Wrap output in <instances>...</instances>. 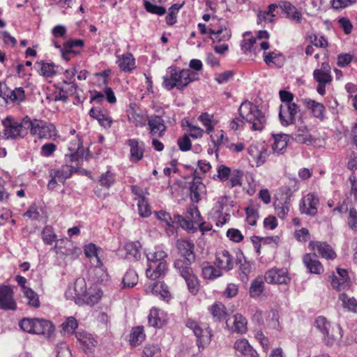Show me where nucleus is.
Here are the masks:
<instances>
[{"label":"nucleus","instance_id":"1","mask_svg":"<svg viewBox=\"0 0 357 357\" xmlns=\"http://www.w3.org/2000/svg\"><path fill=\"white\" fill-rule=\"evenodd\" d=\"M239 117L234 118L230 123L229 127L233 130L242 128L245 122L253 130H261L266 124V116L258 107L249 101L241 103L238 109Z\"/></svg>","mask_w":357,"mask_h":357},{"label":"nucleus","instance_id":"2","mask_svg":"<svg viewBox=\"0 0 357 357\" xmlns=\"http://www.w3.org/2000/svg\"><path fill=\"white\" fill-rule=\"evenodd\" d=\"M102 291L97 285L86 288L85 280L77 278L73 287H68L65 292L68 300H73L79 305L93 306L97 304L102 297Z\"/></svg>","mask_w":357,"mask_h":357},{"label":"nucleus","instance_id":"3","mask_svg":"<svg viewBox=\"0 0 357 357\" xmlns=\"http://www.w3.org/2000/svg\"><path fill=\"white\" fill-rule=\"evenodd\" d=\"M69 150L71 153L66 155V164L60 168L51 169L49 173L50 177H56L58 181L62 183L77 171L80 165V160H83L84 149L79 142H78L77 148L70 146Z\"/></svg>","mask_w":357,"mask_h":357},{"label":"nucleus","instance_id":"4","mask_svg":"<svg viewBox=\"0 0 357 357\" xmlns=\"http://www.w3.org/2000/svg\"><path fill=\"white\" fill-rule=\"evenodd\" d=\"M199 74L190 69L177 70L169 68L167 75L163 77L162 86L167 90L174 87L182 89L190 82L197 80Z\"/></svg>","mask_w":357,"mask_h":357},{"label":"nucleus","instance_id":"5","mask_svg":"<svg viewBox=\"0 0 357 357\" xmlns=\"http://www.w3.org/2000/svg\"><path fill=\"white\" fill-rule=\"evenodd\" d=\"M147 259L146 276L155 280L162 276L167 271V265L166 259L167 254L160 248H155L146 252Z\"/></svg>","mask_w":357,"mask_h":357},{"label":"nucleus","instance_id":"6","mask_svg":"<svg viewBox=\"0 0 357 357\" xmlns=\"http://www.w3.org/2000/svg\"><path fill=\"white\" fill-rule=\"evenodd\" d=\"M30 119L26 116L18 121L12 117H7L2 121L3 134L7 139H17L24 137L29 130Z\"/></svg>","mask_w":357,"mask_h":357},{"label":"nucleus","instance_id":"7","mask_svg":"<svg viewBox=\"0 0 357 357\" xmlns=\"http://www.w3.org/2000/svg\"><path fill=\"white\" fill-rule=\"evenodd\" d=\"M19 326L22 331L37 335H50L54 330L51 321L38 318H23Z\"/></svg>","mask_w":357,"mask_h":357},{"label":"nucleus","instance_id":"8","mask_svg":"<svg viewBox=\"0 0 357 357\" xmlns=\"http://www.w3.org/2000/svg\"><path fill=\"white\" fill-rule=\"evenodd\" d=\"M316 328L323 334V340L327 346H333L337 344L342 337L341 327L340 325L331 326L324 317H318L315 320Z\"/></svg>","mask_w":357,"mask_h":357},{"label":"nucleus","instance_id":"9","mask_svg":"<svg viewBox=\"0 0 357 357\" xmlns=\"http://www.w3.org/2000/svg\"><path fill=\"white\" fill-rule=\"evenodd\" d=\"M29 131L31 135L40 139H54L57 136L56 129L54 124L43 120L30 119Z\"/></svg>","mask_w":357,"mask_h":357},{"label":"nucleus","instance_id":"10","mask_svg":"<svg viewBox=\"0 0 357 357\" xmlns=\"http://www.w3.org/2000/svg\"><path fill=\"white\" fill-rule=\"evenodd\" d=\"M174 219L182 228L192 233L197 231V225L202 220L200 213L195 206H191L187 209L185 218L176 215L174 216Z\"/></svg>","mask_w":357,"mask_h":357},{"label":"nucleus","instance_id":"11","mask_svg":"<svg viewBox=\"0 0 357 357\" xmlns=\"http://www.w3.org/2000/svg\"><path fill=\"white\" fill-rule=\"evenodd\" d=\"M186 326L191 329L197 337V346L199 349H203L208 344L211 338V331L206 324H198L194 320L188 319Z\"/></svg>","mask_w":357,"mask_h":357},{"label":"nucleus","instance_id":"12","mask_svg":"<svg viewBox=\"0 0 357 357\" xmlns=\"http://www.w3.org/2000/svg\"><path fill=\"white\" fill-rule=\"evenodd\" d=\"M208 32L213 43L227 41L231 36L230 29H227L225 24H221L220 20L215 17L212 18V23L210 24Z\"/></svg>","mask_w":357,"mask_h":357},{"label":"nucleus","instance_id":"13","mask_svg":"<svg viewBox=\"0 0 357 357\" xmlns=\"http://www.w3.org/2000/svg\"><path fill=\"white\" fill-rule=\"evenodd\" d=\"M84 45V41L81 39L70 40L63 43V45H59L57 42H54V46L59 49L61 57L66 61H70L73 57L77 56L79 51L76 48H81Z\"/></svg>","mask_w":357,"mask_h":357},{"label":"nucleus","instance_id":"14","mask_svg":"<svg viewBox=\"0 0 357 357\" xmlns=\"http://www.w3.org/2000/svg\"><path fill=\"white\" fill-rule=\"evenodd\" d=\"M319 199L318 196L313 192H310L305 195L299 205V209L301 213L310 216H314L317 213Z\"/></svg>","mask_w":357,"mask_h":357},{"label":"nucleus","instance_id":"15","mask_svg":"<svg viewBox=\"0 0 357 357\" xmlns=\"http://www.w3.org/2000/svg\"><path fill=\"white\" fill-rule=\"evenodd\" d=\"M300 109L298 105H280L279 112V119L280 123L284 126H288L294 124L296 121V117L299 112Z\"/></svg>","mask_w":357,"mask_h":357},{"label":"nucleus","instance_id":"16","mask_svg":"<svg viewBox=\"0 0 357 357\" xmlns=\"http://www.w3.org/2000/svg\"><path fill=\"white\" fill-rule=\"evenodd\" d=\"M233 207L232 201L229 196H222L218 198L213 210L217 217L222 218L225 222L230 217V211Z\"/></svg>","mask_w":357,"mask_h":357},{"label":"nucleus","instance_id":"17","mask_svg":"<svg viewBox=\"0 0 357 357\" xmlns=\"http://www.w3.org/2000/svg\"><path fill=\"white\" fill-rule=\"evenodd\" d=\"M17 303L14 299V292L10 287L0 286V309L5 310H15Z\"/></svg>","mask_w":357,"mask_h":357},{"label":"nucleus","instance_id":"18","mask_svg":"<svg viewBox=\"0 0 357 357\" xmlns=\"http://www.w3.org/2000/svg\"><path fill=\"white\" fill-rule=\"evenodd\" d=\"M215 265L221 271H229L233 269L234 258L227 250H220L216 252Z\"/></svg>","mask_w":357,"mask_h":357},{"label":"nucleus","instance_id":"19","mask_svg":"<svg viewBox=\"0 0 357 357\" xmlns=\"http://www.w3.org/2000/svg\"><path fill=\"white\" fill-rule=\"evenodd\" d=\"M264 279L270 284H287L291 280L287 269L278 268L268 271Z\"/></svg>","mask_w":357,"mask_h":357},{"label":"nucleus","instance_id":"20","mask_svg":"<svg viewBox=\"0 0 357 357\" xmlns=\"http://www.w3.org/2000/svg\"><path fill=\"white\" fill-rule=\"evenodd\" d=\"M75 336L80 347L86 354H91L94 351L98 342L91 334L79 331L75 333Z\"/></svg>","mask_w":357,"mask_h":357},{"label":"nucleus","instance_id":"21","mask_svg":"<svg viewBox=\"0 0 357 357\" xmlns=\"http://www.w3.org/2000/svg\"><path fill=\"white\" fill-rule=\"evenodd\" d=\"M331 284L337 291L347 290L350 287V280L347 270L337 268L336 274L331 276Z\"/></svg>","mask_w":357,"mask_h":357},{"label":"nucleus","instance_id":"22","mask_svg":"<svg viewBox=\"0 0 357 357\" xmlns=\"http://www.w3.org/2000/svg\"><path fill=\"white\" fill-rule=\"evenodd\" d=\"M309 248L314 252V255H319L326 259H333L336 254L333 248L326 243L321 241H311Z\"/></svg>","mask_w":357,"mask_h":357},{"label":"nucleus","instance_id":"23","mask_svg":"<svg viewBox=\"0 0 357 357\" xmlns=\"http://www.w3.org/2000/svg\"><path fill=\"white\" fill-rule=\"evenodd\" d=\"M248 153L256 162L257 166L263 165L268 157L265 145L261 143L251 144L248 148Z\"/></svg>","mask_w":357,"mask_h":357},{"label":"nucleus","instance_id":"24","mask_svg":"<svg viewBox=\"0 0 357 357\" xmlns=\"http://www.w3.org/2000/svg\"><path fill=\"white\" fill-rule=\"evenodd\" d=\"M127 144L130 146V160L132 162H138L144 157V143L137 139H129Z\"/></svg>","mask_w":357,"mask_h":357},{"label":"nucleus","instance_id":"25","mask_svg":"<svg viewBox=\"0 0 357 357\" xmlns=\"http://www.w3.org/2000/svg\"><path fill=\"white\" fill-rule=\"evenodd\" d=\"M89 115L96 119L100 125L105 128L107 129L112 126L113 121L107 111L102 110L100 108H91Z\"/></svg>","mask_w":357,"mask_h":357},{"label":"nucleus","instance_id":"26","mask_svg":"<svg viewBox=\"0 0 357 357\" xmlns=\"http://www.w3.org/2000/svg\"><path fill=\"white\" fill-rule=\"evenodd\" d=\"M84 250L86 257L90 259L95 266L100 268L102 266V262L100 259V252H102L100 248L91 243L84 245Z\"/></svg>","mask_w":357,"mask_h":357},{"label":"nucleus","instance_id":"27","mask_svg":"<svg viewBox=\"0 0 357 357\" xmlns=\"http://www.w3.org/2000/svg\"><path fill=\"white\" fill-rule=\"evenodd\" d=\"M148 126L151 135L158 137L163 136L167 128L164 120L159 116L149 119Z\"/></svg>","mask_w":357,"mask_h":357},{"label":"nucleus","instance_id":"28","mask_svg":"<svg viewBox=\"0 0 357 357\" xmlns=\"http://www.w3.org/2000/svg\"><path fill=\"white\" fill-rule=\"evenodd\" d=\"M303 261L311 273L321 274L324 272V267L317 259L316 255L306 254L303 256Z\"/></svg>","mask_w":357,"mask_h":357},{"label":"nucleus","instance_id":"29","mask_svg":"<svg viewBox=\"0 0 357 357\" xmlns=\"http://www.w3.org/2000/svg\"><path fill=\"white\" fill-rule=\"evenodd\" d=\"M273 143L272 149L274 154H283L287 147L289 137L287 134H273Z\"/></svg>","mask_w":357,"mask_h":357},{"label":"nucleus","instance_id":"30","mask_svg":"<svg viewBox=\"0 0 357 357\" xmlns=\"http://www.w3.org/2000/svg\"><path fill=\"white\" fill-rule=\"evenodd\" d=\"M166 314L164 311L157 307H153L150 310L148 321L150 326L155 328H161L166 321Z\"/></svg>","mask_w":357,"mask_h":357},{"label":"nucleus","instance_id":"31","mask_svg":"<svg viewBox=\"0 0 357 357\" xmlns=\"http://www.w3.org/2000/svg\"><path fill=\"white\" fill-rule=\"evenodd\" d=\"M177 248L183 259H188L189 261L195 260L193 243L187 240H178L177 241Z\"/></svg>","mask_w":357,"mask_h":357},{"label":"nucleus","instance_id":"32","mask_svg":"<svg viewBox=\"0 0 357 357\" xmlns=\"http://www.w3.org/2000/svg\"><path fill=\"white\" fill-rule=\"evenodd\" d=\"M234 348L236 351L238 353V355H241L244 357H258L256 351L252 349L245 339L236 340Z\"/></svg>","mask_w":357,"mask_h":357},{"label":"nucleus","instance_id":"33","mask_svg":"<svg viewBox=\"0 0 357 357\" xmlns=\"http://www.w3.org/2000/svg\"><path fill=\"white\" fill-rule=\"evenodd\" d=\"M116 63L119 68L124 72H130L136 68L135 59L129 52L117 56Z\"/></svg>","mask_w":357,"mask_h":357},{"label":"nucleus","instance_id":"34","mask_svg":"<svg viewBox=\"0 0 357 357\" xmlns=\"http://www.w3.org/2000/svg\"><path fill=\"white\" fill-rule=\"evenodd\" d=\"M35 66L40 75L46 78L53 77L57 74L59 70V66H55L53 63H47L43 61L36 62Z\"/></svg>","mask_w":357,"mask_h":357},{"label":"nucleus","instance_id":"35","mask_svg":"<svg viewBox=\"0 0 357 357\" xmlns=\"http://www.w3.org/2000/svg\"><path fill=\"white\" fill-rule=\"evenodd\" d=\"M280 9L287 14V17L296 23H300L302 20L301 13L298 9L288 1H281L279 3Z\"/></svg>","mask_w":357,"mask_h":357},{"label":"nucleus","instance_id":"36","mask_svg":"<svg viewBox=\"0 0 357 357\" xmlns=\"http://www.w3.org/2000/svg\"><path fill=\"white\" fill-rule=\"evenodd\" d=\"M314 78L318 83L328 84L331 82V66L328 63H322L320 69H316L313 73Z\"/></svg>","mask_w":357,"mask_h":357},{"label":"nucleus","instance_id":"37","mask_svg":"<svg viewBox=\"0 0 357 357\" xmlns=\"http://www.w3.org/2000/svg\"><path fill=\"white\" fill-rule=\"evenodd\" d=\"M24 99L25 92L22 87H17L13 90L6 89L4 100L7 103H20Z\"/></svg>","mask_w":357,"mask_h":357},{"label":"nucleus","instance_id":"38","mask_svg":"<svg viewBox=\"0 0 357 357\" xmlns=\"http://www.w3.org/2000/svg\"><path fill=\"white\" fill-rule=\"evenodd\" d=\"M306 107L311 110L313 116L321 121L325 119L326 108L322 103L307 99L305 100Z\"/></svg>","mask_w":357,"mask_h":357},{"label":"nucleus","instance_id":"39","mask_svg":"<svg viewBox=\"0 0 357 357\" xmlns=\"http://www.w3.org/2000/svg\"><path fill=\"white\" fill-rule=\"evenodd\" d=\"M222 275V271L215 268L208 262H204L202 265V276L205 280H214Z\"/></svg>","mask_w":357,"mask_h":357},{"label":"nucleus","instance_id":"40","mask_svg":"<svg viewBox=\"0 0 357 357\" xmlns=\"http://www.w3.org/2000/svg\"><path fill=\"white\" fill-rule=\"evenodd\" d=\"M195 261H189L188 259H178L174 262V267L179 275L185 278L187 276L194 273L191 268V264Z\"/></svg>","mask_w":357,"mask_h":357},{"label":"nucleus","instance_id":"41","mask_svg":"<svg viewBox=\"0 0 357 357\" xmlns=\"http://www.w3.org/2000/svg\"><path fill=\"white\" fill-rule=\"evenodd\" d=\"M338 300L344 310L357 314V298L342 293L339 295Z\"/></svg>","mask_w":357,"mask_h":357},{"label":"nucleus","instance_id":"42","mask_svg":"<svg viewBox=\"0 0 357 357\" xmlns=\"http://www.w3.org/2000/svg\"><path fill=\"white\" fill-rule=\"evenodd\" d=\"M190 199L194 202H199L205 192V185L199 180L193 181L190 187Z\"/></svg>","mask_w":357,"mask_h":357},{"label":"nucleus","instance_id":"43","mask_svg":"<svg viewBox=\"0 0 357 357\" xmlns=\"http://www.w3.org/2000/svg\"><path fill=\"white\" fill-rule=\"evenodd\" d=\"M241 50L245 54L248 52H254L256 54L257 51L259 50L257 39L250 36L248 33H245L241 43Z\"/></svg>","mask_w":357,"mask_h":357},{"label":"nucleus","instance_id":"44","mask_svg":"<svg viewBox=\"0 0 357 357\" xmlns=\"http://www.w3.org/2000/svg\"><path fill=\"white\" fill-rule=\"evenodd\" d=\"M264 290V282L262 278H257L252 281L249 289L250 297L257 298L261 296Z\"/></svg>","mask_w":357,"mask_h":357},{"label":"nucleus","instance_id":"45","mask_svg":"<svg viewBox=\"0 0 357 357\" xmlns=\"http://www.w3.org/2000/svg\"><path fill=\"white\" fill-rule=\"evenodd\" d=\"M126 257L128 259L139 260L141 257L139 242H130L126 244Z\"/></svg>","mask_w":357,"mask_h":357},{"label":"nucleus","instance_id":"46","mask_svg":"<svg viewBox=\"0 0 357 357\" xmlns=\"http://www.w3.org/2000/svg\"><path fill=\"white\" fill-rule=\"evenodd\" d=\"M145 339V333L143 326L132 328L130 335V342L132 346L139 345Z\"/></svg>","mask_w":357,"mask_h":357},{"label":"nucleus","instance_id":"47","mask_svg":"<svg viewBox=\"0 0 357 357\" xmlns=\"http://www.w3.org/2000/svg\"><path fill=\"white\" fill-rule=\"evenodd\" d=\"M152 293L155 295H160L162 299L167 301H169L171 297L167 286L162 282H154L152 285Z\"/></svg>","mask_w":357,"mask_h":357},{"label":"nucleus","instance_id":"48","mask_svg":"<svg viewBox=\"0 0 357 357\" xmlns=\"http://www.w3.org/2000/svg\"><path fill=\"white\" fill-rule=\"evenodd\" d=\"M290 206L289 197H286L283 202L280 201L276 202L275 203V208L278 216L281 219H284L289 211Z\"/></svg>","mask_w":357,"mask_h":357},{"label":"nucleus","instance_id":"49","mask_svg":"<svg viewBox=\"0 0 357 357\" xmlns=\"http://www.w3.org/2000/svg\"><path fill=\"white\" fill-rule=\"evenodd\" d=\"M183 279L185 281L190 293L192 295H196L199 292L200 288L199 281L196 275L192 273Z\"/></svg>","mask_w":357,"mask_h":357},{"label":"nucleus","instance_id":"50","mask_svg":"<svg viewBox=\"0 0 357 357\" xmlns=\"http://www.w3.org/2000/svg\"><path fill=\"white\" fill-rule=\"evenodd\" d=\"M214 146L216 148L215 151L222 146H226L229 144V140L225 136L223 130H218L214 135L211 136Z\"/></svg>","mask_w":357,"mask_h":357},{"label":"nucleus","instance_id":"51","mask_svg":"<svg viewBox=\"0 0 357 357\" xmlns=\"http://www.w3.org/2000/svg\"><path fill=\"white\" fill-rule=\"evenodd\" d=\"M115 180V174L110 170H107L100 175L98 182L102 187L109 189L114 183Z\"/></svg>","mask_w":357,"mask_h":357},{"label":"nucleus","instance_id":"52","mask_svg":"<svg viewBox=\"0 0 357 357\" xmlns=\"http://www.w3.org/2000/svg\"><path fill=\"white\" fill-rule=\"evenodd\" d=\"M234 330L238 333H244L247 331V320L241 314L234 315Z\"/></svg>","mask_w":357,"mask_h":357},{"label":"nucleus","instance_id":"53","mask_svg":"<svg viewBox=\"0 0 357 357\" xmlns=\"http://www.w3.org/2000/svg\"><path fill=\"white\" fill-rule=\"evenodd\" d=\"M211 312L217 321H221L226 317V308L221 303H215L211 307Z\"/></svg>","mask_w":357,"mask_h":357},{"label":"nucleus","instance_id":"54","mask_svg":"<svg viewBox=\"0 0 357 357\" xmlns=\"http://www.w3.org/2000/svg\"><path fill=\"white\" fill-rule=\"evenodd\" d=\"M246 221L248 225L254 226L259 218L258 208L255 205H250L245 209Z\"/></svg>","mask_w":357,"mask_h":357},{"label":"nucleus","instance_id":"55","mask_svg":"<svg viewBox=\"0 0 357 357\" xmlns=\"http://www.w3.org/2000/svg\"><path fill=\"white\" fill-rule=\"evenodd\" d=\"M24 296L28 300V304L34 307L40 306V301L38 294L31 288H25L22 291Z\"/></svg>","mask_w":357,"mask_h":357},{"label":"nucleus","instance_id":"56","mask_svg":"<svg viewBox=\"0 0 357 357\" xmlns=\"http://www.w3.org/2000/svg\"><path fill=\"white\" fill-rule=\"evenodd\" d=\"M137 281L138 275L132 269L128 270L123 278V284L124 287H132L137 283Z\"/></svg>","mask_w":357,"mask_h":357},{"label":"nucleus","instance_id":"57","mask_svg":"<svg viewBox=\"0 0 357 357\" xmlns=\"http://www.w3.org/2000/svg\"><path fill=\"white\" fill-rule=\"evenodd\" d=\"M42 238L45 244L52 245L56 240V235L52 227L45 226L42 232Z\"/></svg>","mask_w":357,"mask_h":357},{"label":"nucleus","instance_id":"58","mask_svg":"<svg viewBox=\"0 0 357 357\" xmlns=\"http://www.w3.org/2000/svg\"><path fill=\"white\" fill-rule=\"evenodd\" d=\"M137 206L139 214L140 216L146 218L150 215L151 208L147 200L144 197H141L139 198L137 202Z\"/></svg>","mask_w":357,"mask_h":357},{"label":"nucleus","instance_id":"59","mask_svg":"<svg viewBox=\"0 0 357 357\" xmlns=\"http://www.w3.org/2000/svg\"><path fill=\"white\" fill-rule=\"evenodd\" d=\"M213 116H210L207 113H203L199 116V120L202 122L204 126L206 128V133L209 134L213 130V126L215 123L213 121Z\"/></svg>","mask_w":357,"mask_h":357},{"label":"nucleus","instance_id":"60","mask_svg":"<svg viewBox=\"0 0 357 357\" xmlns=\"http://www.w3.org/2000/svg\"><path fill=\"white\" fill-rule=\"evenodd\" d=\"M182 7V4L175 3L169 9V13L166 16V22L169 25H173L176 22V14L179 9Z\"/></svg>","mask_w":357,"mask_h":357},{"label":"nucleus","instance_id":"61","mask_svg":"<svg viewBox=\"0 0 357 357\" xmlns=\"http://www.w3.org/2000/svg\"><path fill=\"white\" fill-rule=\"evenodd\" d=\"M62 329L66 333L69 334H72L74 333L75 328H77L78 324L76 319L73 317H69L66 319V320L62 324Z\"/></svg>","mask_w":357,"mask_h":357},{"label":"nucleus","instance_id":"62","mask_svg":"<svg viewBox=\"0 0 357 357\" xmlns=\"http://www.w3.org/2000/svg\"><path fill=\"white\" fill-rule=\"evenodd\" d=\"M160 348L157 344H148L143 350L142 357H159L160 355Z\"/></svg>","mask_w":357,"mask_h":357},{"label":"nucleus","instance_id":"63","mask_svg":"<svg viewBox=\"0 0 357 357\" xmlns=\"http://www.w3.org/2000/svg\"><path fill=\"white\" fill-rule=\"evenodd\" d=\"M264 54V61L268 66L278 65L280 66L282 63V56L276 52H272L268 54Z\"/></svg>","mask_w":357,"mask_h":357},{"label":"nucleus","instance_id":"64","mask_svg":"<svg viewBox=\"0 0 357 357\" xmlns=\"http://www.w3.org/2000/svg\"><path fill=\"white\" fill-rule=\"evenodd\" d=\"M243 176V172L238 169H234L231 172L229 175V186L233 188L238 185H241V178Z\"/></svg>","mask_w":357,"mask_h":357}]
</instances>
